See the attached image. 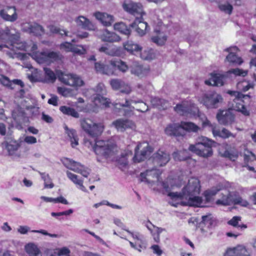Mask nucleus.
Here are the masks:
<instances>
[{"instance_id": "f257e3e1", "label": "nucleus", "mask_w": 256, "mask_h": 256, "mask_svg": "<svg viewBox=\"0 0 256 256\" xmlns=\"http://www.w3.org/2000/svg\"><path fill=\"white\" fill-rule=\"evenodd\" d=\"M82 129L90 136L96 138L101 134L104 130L102 123H94L90 119L84 118L80 120ZM93 149L96 154L105 158L112 156L116 150V145L109 141L94 140Z\"/></svg>"}, {"instance_id": "f03ea898", "label": "nucleus", "mask_w": 256, "mask_h": 256, "mask_svg": "<svg viewBox=\"0 0 256 256\" xmlns=\"http://www.w3.org/2000/svg\"><path fill=\"white\" fill-rule=\"evenodd\" d=\"M170 159V154L160 149L154 153L149 158V161L152 162L155 168L148 170L145 172H142L140 174V181L150 184L152 182L150 178L151 176L155 177L158 180L160 174L156 172V168L166 166Z\"/></svg>"}, {"instance_id": "7ed1b4c3", "label": "nucleus", "mask_w": 256, "mask_h": 256, "mask_svg": "<svg viewBox=\"0 0 256 256\" xmlns=\"http://www.w3.org/2000/svg\"><path fill=\"white\" fill-rule=\"evenodd\" d=\"M94 68L96 73L108 76L117 75V70L124 73L128 70L126 62L116 58L112 59L108 62H96Z\"/></svg>"}, {"instance_id": "20e7f679", "label": "nucleus", "mask_w": 256, "mask_h": 256, "mask_svg": "<svg viewBox=\"0 0 256 256\" xmlns=\"http://www.w3.org/2000/svg\"><path fill=\"white\" fill-rule=\"evenodd\" d=\"M44 70L46 79L52 82H55L58 77L60 82L68 86L79 87L84 84V82L76 74H64L61 70L57 71L56 74L52 70L48 68H44Z\"/></svg>"}, {"instance_id": "39448f33", "label": "nucleus", "mask_w": 256, "mask_h": 256, "mask_svg": "<svg viewBox=\"0 0 256 256\" xmlns=\"http://www.w3.org/2000/svg\"><path fill=\"white\" fill-rule=\"evenodd\" d=\"M6 39L7 42H10L9 46L7 44H0V51L5 52L7 56L10 58H14L16 54V51L19 49V47L15 46L20 44V36L16 34H12L10 30L8 27L4 30H0V40Z\"/></svg>"}, {"instance_id": "423d86ee", "label": "nucleus", "mask_w": 256, "mask_h": 256, "mask_svg": "<svg viewBox=\"0 0 256 256\" xmlns=\"http://www.w3.org/2000/svg\"><path fill=\"white\" fill-rule=\"evenodd\" d=\"M214 142L204 136L198 137L195 144H191L188 150L197 156L208 158L213 154L212 146Z\"/></svg>"}, {"instance_id": "0eeeda50", "label": "nucleus", "mask_w": 256, "mask_h": 256, "mask_svg": "<svg viewBox=\"0 0 256 256\" xmlns=\"http://www.w3.org/2000/svg\"><path fill=\"white\" fill-rule=\"evenodd\" d=\"M200 185L198 179L195 178H190L187 184L182 188V192H169L168 196L172 200H182L184 197L198 195L200 192Z\"/></svg>"}, {"instance_id": "6e6552de", "label": "nucleus", "mask_w": 256, "mask_h": 256, "mask_svg": "<svg viewBox=\"0 0 256 256\" xmlns=\"http://www.w3.org/2000/svg\"><path fill=\"white\" fill-rule=\"evenodd\" d=\"M228 93L235 96L232 102V109L240 112L245 116H248L250 112L246 107L244 100H247L249 102L250 96L236 91H228Z\"/></svg>"}, {"instance_id": "1a4fd4ad", "label": "nucleus", "mask_w": 256, "mask_h": 256, "mask_svg": "<svg viewBox=\"0 0 256 256\" xmlns=\"http://www.w3.org/2000/svg\"><path fill=\"white\" fill-rule=\"evenodd\" d=\"M200 103L207 108H217L222 102V96L216 92H210L204 94L199 100Z\"/></svg>"}, {"instance_id": "9d476101", "label": "nucleus", "mask_w": 256, "mask_h": 256, "mask_svg": "<svg viewBox=\"0 0 256 256\" xmlns=\"http://www.w3.org/2000/svg\"><path fill=\"white\" fill-rule=\"evenodd\" d=\"M153 148L148 142H139L134 148V154L132 158L134 162H140L146 160L153 152Z\"/></svg>"}, {"instance_id": "9b49d317", "label": "nucleus", "mask_w": 256, "mask_h": 256, "mask_svg": "<svg viewBox=\"0 0 256 256\" xmlns=\"http://www.w3.org/2000/svg\"><path fill=\"white\" fill-rule=\"evenodd\" d=\"M174 110L182 116H187L188 114L195 116L199 112L198 107L192 100L182 101L180 104H177L174 107Z\"/></svg>"}, {"instance_id": "f8f14e48", "label": "nucleus", "mask_w": 256, "mask_h": 256, "mask_svg": "<svg viewBox=\"0 0 256 256\" xmlns=\"http://www.w3.org/2000/svg\"><path fill=\"white\" fill-rule=\"evenodd\" d=\"M62 162L68 169L80 174L84 177L86 178L89 175V172L88 169L80 162L67 158H64L62 160Z\"/></svg>"}, {"instance_id": "ddd939ff", "label": "nucleus", "mask_w": 256, "mask_h": 256, "mask_svg": "<svg viewBox=\"0 0 256 256\" xmlns=\"http://www.w3.org/2000/svg\"><path fill=\"white\" fill-rule=\"evenodd\" d=\"M62 56L59 52H42L37 54L36 60L40 64H49L54 62L61 60Z\"/></svg>"}, {"instance_id": "4468645a", "label": "nucleus", "mask_w": 256, "mask_h": 256, "mask_svg": "<svg viewBox=\"0 0 256 256\" xmlns=\"http://www.w3.org/2000/svg\"><path fill=\"white\" fill-rule=\"evenodd\" d=\"M124 10L130 14L133 15L136 18L143 16L145 12L143 10V6L140 3L130 2L122 4Z\"/></svg>"}, {"instance_id": "2eb2a0df", "label": "nucleus", "mask_w": 256, "mask_h": 256, "mask_svg": "<svg viewBox=\"0 0 256 256\" xmlns=\"http://www.w3.org/2000/svg\"><path fill=\"white\" fill-rule=\"evenodd\" d=\"M218 122L222 125L228 126L232 124L234 121V115L232 112L231 109L219 110L216 116Z\"/></svg>"}, {"instance_id": "dca6fc26", "label": "nucleus", "mask_w": 256, "mask_h": 256, "mask_svg": "<svg viewBox=\"0 0 256 256\" xmlns=\"http://www.w3.org/2000/svg\"><path fill=\"white\" fill-rule=\"evenodd\" d=\"M210 75V78L205 80L204 83L206 85L221 86L224 84V80L226 78V76L225 74L214 72Z\"/></svg>"}, {"instance_id": "f3484780", "label": "nucleus", "mask_w": 256, "mask_h": 256, "mask_svg": "<svg viewBox=\"0 0 256 256\" xmlns=\"http://www.w3.org/2000/svg\"><path fill=\"white\" fill-rule=\"evenodd\" d=\"M166 134L169 136L184 137L186 134L182 129L181 124L172 123L168 124L164 129Z\"/></svg>"}, {"instance_id": "a211bd4d", "label": "nucleus", "mask_w": 256, "mask_h": 256, "mask_svg": "<svg viewBox=\"0 0 256 256\" xmlns=\"http://www.w3.org/2000/svg\"><path fill=\"white\" fill-rule=\"evenodd\" d=\"M130 26L134 28L136 32L140 36L146 34L148 27V23L144 21L143 16L136 18Z\"/></svg>"}, {"instance_id": "6ab92c4d", "label": "nucleus", "mask_w": 256, "mask_h": 256, "mask_svg": "<svg viewBox=\"0 0 256 256\" xmlns=\"http://www.w3.org/2000/svg\"><path fill=\"white\" fill-rule=\"evenodd\" d=\"M0 16L6 21L14 22L18 18L15 6H6L0 10Z\"/></svg>"}, {"instance_id": "aec40b11", "label": "nucleus", "mask_w": 256, "mask_h": 256, "mask_svg": "<svg viewBox=\"0 0 256 256\" xmlns=\"http://www.w3.org/2000/svg\"><path fill=\"white\" fill-rule=\"evenodd\" d=\"M112 126L118 131L123 132L128 128H133L136 127L134 123L128 119L118 118L114 121Z\"/></svg>"}, {"instance_id": "412c9836", "label": "nucleus", "mask_w": 256, "mask_h": 256, "mask_svg": "<svg viewBox=\"0 0 256 256\" xmlns=\"http://www.w3.org/2000/svg\"><path fill=\"white\" fill-rule=\"evenodd\" d=\"M224 256H250V254L246 247L238 245L228 248Z\"/></svg>"}, {"instance_id": "4be33fe9", "label": "nucleus", "mask_w": 256, "mask_h": 256, "mask_svg": "<svg viewBox=\"0 0 256 256\" xmlns=\"http://www.w3.org/2000/svg\"><path fill=\"white\" fill-rule=\"evenodd\" d=\"M232 50L237 51L238 49L236 46L226 48L225 50L229 52L228 54L226 57V60L231 64L236 65L241 64L243 62L242 58L238 56L235 53L231 52Z\"/></svg>"}, {"instance_id": "5701e85b", "label": "nucleus", "mask_w": 256, "mask_h": 256, "mask_svg": "<svg viewBox=\"0 0 256 256\" xmlns=\"http://www.w3.org/2000/svg\"><path fill=\"white\" fill-rule=\"evenodd\" d=\"M94 16L105 26H110L114 22V16L105 12H96Z\"/></svg>"}, {"instance_id": "b1692460", "label": "nucleus", "mask_w": 256, "mask_h": 256, "mask_svg": "<svg viewBox=\"0 0 256 256\" xmlns=\"http://www.w3.org/2000/svg\"><path fill=\"white\" fill-rule=\"evenodd\" d=\"M212 133L214 137H220L222 138H227L230 136L235 138L236 135L232 134L226 128H222V130H220L217 128L216 126H212Z\"/></svg>"}, {"instance_id": "393cba45", "label": "nucleus", "mask_w": 256, "mask_h": 256, "mask_svg": "<svg viewBox=\"0 0 256 256\" xmlns=\"http://www.w3.org/2000/svg\"><path fill=\"white\" fill-rule=\"evenodd\" d=\"M221 154L222 156L228 158L232 161H235L238 156L237 150L228 144H226L225 150L223 152H221Z\"/></svg>"}, {"instance_id": "a878e982", "label": "nucleus", "mask_w": 256, "mask_h": 256, "mask_svg": "<svg viewBox=\"0 0 256 256\" xmlns=\"http://www.w3.org/2000/svg\"><path fill=\"white\" fill-rule=\"evenodd\" d=\"M28 26L26 28V30L36 36H40L44 34V30L43 27L36 24H28Z\"/></svg>"}, {"instance_id": "bb28decb", "label": "nucleus", "mask_w": 256, "mask_h": 256, "mask_svg": "<svg viewBox=\"0 0 256 256\" xmlns=\"http://www.w3.org/2000/svg\"><path fill=\"white\" fill-rule=\"evenodd\" d=\"M100 38L102 42H118L120 40V36L113 32H110L107 30L102 31L100 35Z\"/></svg>"}, {"instance_id": "cd10ccee", "label": "nucleus", "mask_w": 256, "mask_h": 256, "mask_svg": "<svg viewBox=\"0 0 256 256\" xmlns=\"http://www.w3.org/2000/svg\"><path fill=\"white\" fill-rule=\"evenodd\" d=\"M78 26L88 30H93L94 29V26L87 18L84 16H79L76 20Z\"/></svg>"}, {"instance_id": "c85d7f7f", "label": "nucleus", "mask_w": 256, "mask_h": 256, "mask_svg": "<svg viewBox=\"0 0 256 256\" xmlns=\"http://www.w3.org/2000/svg\"><path fill=\"white\" fill-rule=\"evenodd\" d=\"M154 32L156 35L151 38L152 41L158 46L164 45L167 40V36L159 30H155Z\"/></svg>"}, {"instance_id": "c756f323", "label": "nucleus", "mask_w": 256, "mask_h": 256, "mask_svg": "<svg viewBox=\"0 0 256 256\" xmlns=\"http://www.w3.org/2000/svg\"><path fill=\"white\" fill-rule=\"evenodd\" d=\"M64 129L70 138L71 146L72 148H75L78 144V138L76 130L74 129H69L66 126H64Z\"/></svg>"}, {"instance_id": "7c9ffc66", "label": "nucleus", "mask_w": 256, "mask_h": 256, "mask_svg": "<svg viewBox=\"0 0 256 256\" xmlns=\"http://www.w3.org/2000/svg\"><path fill=\"white\" fill-rule=\"evenodd\" d=\"M132 155V151L125 152L121 154V156L117 160L118 166L122 170L126 168L128 166V157Z\"/></svg>"}, {"instance_id": "2f4dec72", "label": "nucleus", "mask_w": 256, "mask_h": 256, "mask_svg": "<svg viewBox=\"0 0 256 256\" xmlns=\"http://www.w3.org/2000/svg\"><path fill=\"white\" fill-rule=\"evenodd\" d=\"M96 106L102 108H106L110 107V99L104 97L100 94H97L94 98L93 100Z\"/></svg>"}, {"instance_id": "473e14b6", "label": "nucleus", "mask_w": 256, "mask_h": 256, "mask_svg": "<svg viewBox=\"0 0 256 256\" xmlns=\"http://www.w3.org/2000/svg\"><path fill=\"white\" fill-rule=\"evenodd\" d=\"M151 102L154 106L160 110H166L170 106L169 102L162 98L155 97L152 98Z\"/></svg>"}, {"instance_id": "72a5a7b5", "label": "nucleus", "mask_w": 256, "mask_h": 256, "mask_svg": "<svg viewBox=\"0 0 256 256\" xmlns=\"http://www.w3.org/2000/svg\"><path fill=\"white\" fill-rule=\"evenodd\" d=\"M68 178L78 188L82 191L86 192L87 190L86 187L83 185V180L78 178V176L69 171L66 172Z\"/></svg>"}, {"instance_id": "f704fd0d", "label": "nucleus", "mask_w": 256, "mask_h": 256, "mask_svg": "<svg viewBox=\"0 0 256 256\" xmlns=\"http://www.w3.org/2000/svg\"><path fill=\"white\" fill-rule=\"evenodd\" d=\"M184 198L188 200V203L190 206L196 207L202 206V199L198 195L187 196L184 197Z\"/></svg>"}, {"instance_id": "c9c22d12", "label": "nucleus", "mask_w": 256, "mask_h": 256, "mask_svg": "<svg viewBox=\"0 0 256 256\" xmlns=\"http://www.w3.org/2000/svg\"><path fill=\"white\" fill-rule=\"evenodd\" d=\"M242 218L240 216H234L231 220L228 221V224L234 228L241 230H244L247 228V225L246 224H239L241 221Z\"/></svg>"}, {"instance_id": "e433bc0d", "label": "nucleus", "mask_w": 256, "mask_h": 256, "mask_svg": "<svg viewBox=\"0 0 256 256\" xmlns=\"http://www.w3.org/2000/svg\"><path fill=\"white\" fill-rule=\"evenodd\" d=\"M25 250L29 256H38L41 254L38 246L32 243L26 245Z\"/></svg>"}, {"instance_id": "4c0bfd02", "label": "nucleus", "mask_w": 256, "mask_h": 256, "mask_svg": "<svg viewBox=\"0 0 256 256\" xmlns=\"http://www.w3.org/2000/svg\"><path fill=\"white\" fill-rule=\"evenodd\" d=\"M115 30L119 32L122 34L129 36L131 34V30L130 27H128L124 22H120L116 23L114 24Z\"/></svg>"}, {"instance_id": "58836bf2", "label": "nucleus", "mask_w": 256, "mask_h": 256, "mask_svg": "<svg viewBox=\"0 0 256 256\" xmlns=\"http://www.w3.org/2000/svg\"><path fill=\"white\" fill-rule=\"evenodd\" d=\"M182 129L188 132H198L200 129L199 126L192 122H181Z\"/></svg>"}, {"instance_id": "ea45409f", "label": "nucleus", "mask_w": 256, "mask_h": 256, "mask_svg": "<svg viewBox=\"0 0 256 256\" xmlns=\"http://www.w3.org/2000/svg\"><path fill=\"white\" fill-rule=\"evenodd\" d=\"M60 110L65 115L71 116L74 118H78L79 117V114L74 108L62 106L60 107Z\"/></svg>"}, {"instance_id": "a19ab883", "label": "nucleus", "mask_w": 256, "mask_h": 256, "mask_svg": "<svg viewBox=\"0 0 256 256\" xmlns=\"http://www.w3.org/2000/svg\"><path fill=\"white\" fill-rule=\"evenodd\" d=\"M124 47L126 50L131 53L134 52H138L142 50V48L139 45L132 41H127L124 44Z\"/></svg>"}, {"instance_id": "79ce46f5", "label": "nucleus", "mask_w": 256, "mask_h": 256, "mask_svg": "<svg viewBox=\"0 0 256 256\" xmlns=\"http://www.w3.org/2000/svg\"><path fill=\"white\" fill-rule=\"evenodd\" d=\"M222 190V189L220 186H217L216 187L213 188L210 190H206L204 194L206 200L207 202L210 201L212 198Z\"/></svg>"}, {"instance_id": "37998d69", "label": "nucleus", "mask_w": 256, "mask_h": 256, "mask_svg": "<svg viewBox=\"0 0 256 256\" xmlns=\"http://www.w3.org/2000/svg\"><path fill=\"white\" fill-rule=\"evenodd\" d=\"M48 28L52 34H58L61 36H68V31L58 26L54 25H50L48 26Z\"/></svg>"}, {"instance_id": "c03bdc74", "label": "nucleus", "mask_w": 256, "mask_h": 256, "mask_svg": "<svg viewBox=\"0 0 256 256\" xmlns=\"http://www.w3.org/2000/svg\"><path fill=\"white\" fill-rule=\"evenodd\" d=\"M20 144L16 141L11 142L7 143L6 148L10 155H14L20 148Z\"/></svg>"}, {"instance_id": "a18cd8bd", "label": "nucleus", "mask_w": 256, "mask_h": 256, "mask_svg": "<svg viewBox=\"0 0 256 256\" xmlns=\"http://www.w3.org/2000/svg\"><path fill=\"white\" fill-rule=\"evenodd\" d=\"M254 84L252 83L249 82L246 80H242L239 82L237 84L238 88L243 92H246L250 88H253Z\"/></svg>"}, {"instance_id": "49530a36", "label": "nucleus", "mask_w": 256, "mask_h": 256, "mask_svg": "<svg viewBox=\"0 0 256 256\" xmlns=\"http://www.w3.org/2000/svg\"><path fill=\"white\" fill-rule=\"evenodd\" d=\"M130 244L132 248L138 250L140 252L141 251V249L146 248V243L144 237L136 240L134 243L130 242Z\"/></svg>"}, {"instance_id": "de8ad7c7", "label": "nucleus", "mask_w": 256, "mask_h": 256, "mask_svg": "<svg viewBox=\"0 0 256 256\" xmlns=\"http://www.w3.org/2000/svg\"><path fill=\"white\" fill-rule=\"evenodd\" d=\"M144 226L150 232L151 234H153L154 232H156L161 233L163 229L154 225L150 220H148L144 222Z\"/></svg>"}, {"instance_id": "09e8293b", "label": "nucleus", "mask_w": 256, "mask_h": 256, "mask_svg": "<svg viewBox=\"0 0 256 256\" xmlns=\"http://www.w3.org/2000/svg\"><path fill=\"white\" fill-rule=\"evenodd\" d=\"M230 192H228L226 194H222L221 200H218L216 204H221L222 206H228L230 203Z\"/></svg>"}, {"instance_id": "8fccbe9b", "label": "nucleus", "mask_w": 256, "mask_h": 256, "mask_svg": "<svg viewBox=\"0 0 256 256\" xmlns=\"http://www.w3.org/2000/svg\"><path fill=\"white\" fill-rule=\"evenodd\" d=\"M143 67L137 62L133 64L131 66V72L138 76H140L143 72Z\"/></svg>"}, {"instance_id": "3c124183", "label": "nucleus", "mask_w": 256, "mask_h": 256, "mask_svg": "<svg viewBox=\"0 0 256 256\" xmlns=\"http://www.w3.org/2000/svg\"><path fill=\"white\" fill-rule=\"evenodd\" d=\"M218 8L221 11L229 14L232 13L233 10L232 5L229 3L219 4Z\"/></svg>"}, {"instance_id": "603ef678", "label": "nucleus", "mask_w": 256, "mask_h": 256, "mask_svg": "<svg viewBox=\"0 0 256 256\" xmlns=\"http://www.w3.org/2000/svg\"><path fill=\"white\" fill-rule=\"evenodd\" d=\"M123 83V81L118 79H112L110 81V84L112 89L114 90H120Z\"/></svg>"}, {"instance_id": "864d4df0", "label": "nucleus", "mask_w": 256, "mask_h": 256, "mask_svg": "<svg viewBox=\"0 0 256 256\" xmlns=\"http://www.w3.org/2000/svg\"><path fill=\"white\" fill-rule=\"evenodd\" d=\"M256 160V156L252 152L248 151L244 154V162L246 164Z\"/></svg>"}, {"instance_id": "5fc2aeb1", "label": "nucleus", "mask_w": 256, "mask_h": 256, "mask_svg": "<svg viewBox=\"0 0 256 256\" xmlns=\"http://www.w3.org/2000/svg\"><path fill=\"white\" fill-rule=\"evenodd\" d=\"M72 52L78 54H83L86 52V50L82 46L73 44Z\"/></svg>"}, {"instance_id": "6e6d98bb", "label": "nucleus", "mask_w": 256, "mask_h": 256, "mask_svg": "<svg viewBox=\"0 0 256 256\" xmlns=\"http://www.w3.org/2000/svg\"><path fill=\"white\" fill-rule=\"evenodd\" d=\"M98 51L100 52H104L106 54L110 56H116V52L114 50H110L106 46H102L98 48Z\"/></svg>"}, {"instance_id": "4d7b16f0", "label": "nucleus", "mask_w": 256, "mask_h": 256, "mask_svg": "<svg viewBox=\"0 0 256 256\" xmlns=\"http://www.w3.org/2000/svg\"><path fill=\"white\" fill-rule=\"evenodd\" d=\"M73 44L71 42H64L60 45V50H63L66 52H72Z\"/></svg>"}, {"instance_id": "13d9d810", "label": "nucleus", "mask_w": 256, "mask_h": 256, "mask_svg": "<svg viewBox=\"0 0 256 256\" xmlns=\"http://www.w3.org/2000/svg\"><path fill=\"white\" fill-rule=\"evenodd\" d=\"M233 202L236 204H240L244 206H247L248 202L247 200L242 199L240 196H238L233 200Z\"/></svg>"}, {"instance_id": "bf43d9fd", "label": "nucleus", "mask_w": 256, "mask_h": 256, "mask_svg": "<svg viewBox=\"0 0 256 256\" xmlns=\"http://www.w3.org/2000/svg\"><path fill=\"white\" fill-rule=\"evenodd\" d=\"M230 74H233L236 76H244L247 75L248 72L246 71L243 70H242L236 68L232 69L228 71Z\"/></svg>"}, {"instance_id": "052dcab7", "label": "nucleus", "mask_w": 256, "mask_h": 256, "mask_svg": "<svg viewBox=\"0 0 256 256\" xmlns=\"http://www.w3.org/2000/svg\"><path fill=\"white\" fill-rule=\"evenodd\" d=\"M0 82L4 86H10L11 85V81L6 76L0 74Z\"/></svg>"}, {"instance_id": "680f3d73", "label": "nucleus", "mask_w": 256, "mask_h": 256, "mask_svg": "<svg viewBox=\"0 0 256 256\" xmlns=\"http://www.w3.org/2000/svg\"><path fill=\"white\" fill-rule=\"evenodd\" d=\"M120 91L126 94H130L131 91L132 89L130 85H128L127 84H126L124 82L122 86H121L120 88Z\"/></svg>"}, {"instance_id": "e2e57ef3", "label": "nucleus", "mask_w": 256, "mask_h": 256, "mask_svg": "<svg viewBox=\"0 0 256 256\" xmlns=\"http://www.w3.org/2000/svg\"><path fill=\"white\" fill-rule=\"evenodd\" d=\"M24 142L28 144H34L36 142V138L30 136H26L24 138Z\"/></svg>"}, {"instance_id": "0e129e2a", "label": "nucleus", "mask_w": 256, "mask_h": 256, "mask_svg": "<svg viewBox=\"0 0 256 256\" xmlns=\"http://www.w3.org/2000/svg\"><path fill=\"white\" fill-rule=\"evenodd\" d=\"M182 152H174L172 154L173 158L175 160L182 161L187 160L186 158H181L180 155L183 154Z\"/></svg>"}, {"instance_id": "69168bd1", "label": "nucleus", "mask_w": 256, "mask_h": 256, "mask_svg": "<svg viewBox=\"0 0 256 256\" xmlns=\"http://www.w3.org/2000/svg\"><path fill=\"white\" fill-rule=\"evenodd\" d=\"M72 212H73V210L72 209H70L68 210H66L64 212H53L52 213V216H64V215L68 216V215H69L70 214L72 213Z\"/></svg>"}, {"instance_id": "338daca9", "label": "nucleus", "mask_w": 256, "mask_h": 256, "mask_svg": "<svg viewBox=\"0 0 256 256\" xmlns=\"http://www.w3.org/2000/svg\"><path fill=\"white\" fill-rule=\"evenodd\" d=\"M42 119L44 122L48 124L52 123L54 121L53 118L50 116L45 114L44 112L42 113Z\"/></svg>"}, {"instance_id": "774afa93", "label": "nucleus", "mask_w": 256, "mask_h": 256, "mask_svg": "<svg viewBox=\"0 0 256 256\" xmlns=\"http://www.w3.org/2000/svg\"><path fill=\"white\" fill-rule=\"evenodd\" d=\"M70 253V250L68 248L64 247L60 248L58 252V255L59 256L65 255L66 256H70L69 254Z\"/></svg>"}]
</instances>
